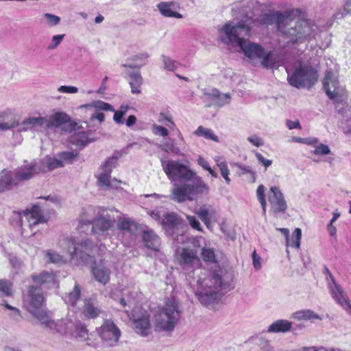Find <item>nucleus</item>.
<instances>
[{
    "label": "nucleus",
    "instance_id": "nucleus-1",
    "mask_svg": "<svg viewBox=\"0 0 351 351\" xmlns=\"http://www.w3.org/2000/svg\"><path fill=\"white\" fill-rule=\"evenodd\" d=\"M256 2L254 0H243L234 5L233 10H241L243 19L237 23L228 22L219 30V37L221 42L238 48L251 64H261L265 68H273L274 63L271 60V53L267 52L258 43L249 40L254 21L252 9Z\"/></svg>",
    "mask_w": 351,
    "mask_h": 351
},
{
    "label": "nucleus",
    "instance_id": "nucleus-2",
    "mask_svg": "<svg viewBox=\"0 0 351 351\" xmlns=\"http://www.w3.org/2000/svg\"><path fill=\"white\" fill-rule=\"evenodd\" d=\"M162 169L171 182H173L171 199L178 203L193 201L197 195L207 193L208 186L188 166L178 160L162 162Z\"/></svg>",
    "mask_w": 351,
    "mask_h": 351
},
{
    "label": "nucleus",
    "instance_id": "nucleus-3",
    "mask_svg": "<svg viewBox=\"0 0 351 351\" xmlns=\"http://www.w3.org/2000/svg\"><path fill=\"white\" fill-rule=\"evenodd\" d=\"M201 271L202 276L197 280V288L195 295L199 302L208 306L220 297L219 292L229 286V283L222 280L221 277L217 273L210 272L206 274Z\"/></svg>",
    "mask_w": 351,
    "mask_h": 351
},
{
    "label": "nucleus",
    "instance_id": "nucleus-4",
    "mask_svg": "<svg viewBox=\"0 0 351 351\" xmlns=\"http://www.w3.org/2000/svg\"><path fill=\"white\" fill-rule=\"evenodd\" d=\"M316 32L317 26L313 21L298 19L293 21L290 19L288 24L284 25L281 34L285 36L290 43L301 44L313 39Z\"/></svg>",
    "mask_w": 351,
    "mask_h": 351
},
{
    "label": "nucleus",
    "instance_id": "nucleus-5",
    "mask_svg": "<svg viewBox=\"0 0 351 351\" xmlns=\"http://www.w3.org/2000/svg\"><path fill=\"white\" fill-rule=\"evenodd\" d=\"M180 317L178 302L174 297L166 299L165 305L155 315L156 330L172 332Z\"/></svg>",
    "mask_w": 351,
    "mask_h": 351
},
{
    "label": "nucleus",
    "instance_id": "nucleus-6",
    "mask_svg": "<svg viewBox=\"0 0 351 351\" xmlns=\"http://www.w3.org/2000/svg\"><path fill=\"white\" fill-rule=\"evenodd\" d=\"M287 80L292 86L296 88L311 87L317 80L315 70L312 66L301 62L293 64V71L290 72L287 69Z\"/></svg>",
    "mask_w": 351,
    "mask_h": 351
},
{
    "label": "nucleus",
    "instance_id": "nucleus-7",
    "mask_svg": "<svg viewBox=\"0 0 351 351\" xmlns=\"http://www.w3.org/2000/svg\"><path fill=\"white\" fill-rule=\"evenodd\" d=\"M60 246L67 252L73 260L80 258L83 262H87L91 257L88 253H93L88 240L76 242L73 238H66L61 241Z\"/></svg>",
    "mask_w": 351,
    "mask_h": 351
},
{
    "label": "nucleus",
    "instance_id": "nucleus-8",
    "mask_svg": "<svg viewBox=\"0 0 351 351\" xmlns=\"http://www.w3.org/2000/svg\"><path fill=\"white\" fill-rule=\"evenodd\" d=\"M134 332L141 337H147L152 332L150 315L141 307L134 308L130 317Z\"/></svg>",
    "mask_w": 351,
    "mask_h": 351
},
{
    "label": "nucleus",
    "instance_id": "nucleus-9",
    "mask_svg": "<svg viewBox=\"0 0 351 351\" xmlns=\"http://www.w3.org/2000/svg\"><path fill=\"white\" fill-rule=\"evenodd\" d=\"M115 158H108L98 169L97 173V184L105 190L117 189L121 183L120 180L112 178L110 173L113 168L117 166Z\"/></svg>",
    "mask_w": 351,
    "mask_h": 351
},
{
    "label": "nucleus",
    "instance_id": "nucleus-10",
    "mask_svg": "<svg viewBox=\"0 0 351 351\" xmlns=\"http://www.w3.org/2000/svg\"><path fill=\"white\" fill-rule=\"evenodd\" d=\"M102 344L106 348L117 346L121 335L119 327L111 319L104 320L102 325L97 329Z\"/></svg>",
    "mask_w": 351,
    "mask_h": 351
},
{
    "label": "nucleus",
    "instance_id": "nucleus-11",
    "mask_svg": "<svg viewBox=\"0 0 351 351\" xmlns=\"http://www.w3.org/2000/svg\"><path fill=\"white\" fill-rule=\"evenodd\" d=\"M177 258L179 265L184 271L199 269L201 265L197 251L189 247H182L178 250Z\"/></svg>",
    "mask_w": 351,
    "mask_h": 351
},
{
    "label": "nucleus",
    "instance_id": "nucleus-12",
    "mask_svg": "<svg viewBox=\"0 0 351 351\" xmlns=\"http://www.w3.org/2000/svg\"><path fill=\"white\" fill-rule=\"evenodd\" d=\"M80 108L90 114V121L97 119L100 123L104 122L105 118L104 114L101 112L102 110L114 111V108L112 105L101 100H96L90 104L81 105Z\"/></svg>",
    "mask_w": 351,
    "mask_h": 351
},
{
    "label": "nucleus",
    "instance_id": "nucleus-13",
    "mask_svg": "<svg viewBox=\"0 0 351 351\" xmlns=\"http://www.w3.org/2000/svg\"><path fill=\"white\" fill-rule=\"evenodd\" d=\"M114 227V220L110 217L108 211L104 208L99 210L98 215L92 226V233L97 236H102L106 232L112 230Z\"/></svg>",
    "mask_w": 351,
    "mask_h": 351
},
{
    "label": "nucleus",
    "instance_id": "nucleus-14",
    "mask_svg": "<svg viewBox=\"0 0 351 351\" xmlns=\"http://www.w3.org/2000/svg\"><path fill=\"white\" fill-rule=\"evenodd\" d=\"M45 298L42 289L38 287H29L24 299L27 310L31 313L42 307Z\"/></svg>",
    "mask_w": 351,
    "mask_h": 351
},
{
    "label": "nucleus",
    "instance_id": "nucleus-15",
    "mask_svg": "<svg viewBox=\"0 0 351 351\" xmlns=\"http://www.w3.org/2000/svg\"><path fill=\"white\" fill-rule=\"evenodd\" d=\"M268 200L271 206V212L274 214L285 212L287 208V202L280 189L271 186L268 193Z\"/></svg>",
    "mask_w": 351,
    "mask_h": 351
},
{
    "label": "nucleus",
    "instance_id": "nucleus-16",
    "mask_svg": "<svg viewBox=\"0 0 351 351\" xmlns=\"http://www.w3.org/2000/svg\"><path fill=\"white\" fill-rule=\"evenodd\" d=\"M45 170V168L41 167V166L35 161H32L16 169L14 171V176L19 184L21 181H25L32 178L36 174L44 172Z\"/></svg>",
    "mask_w": 351,
    "mask_h": 351
},
{
    "label": "nucleus",
    "instance_id": "nucleus-17",
    "mask_svg": "<svg viewBox=\"0 0 351 351\" xmlns=\"http://www.w3.org/2000/svg\"><path fill=\"white\" fill-rule=\"evenodd\" d=\"M230 95L229 93H220L218 90H212L210 93L204 94L203 100L206 107L215 106L222 107L230 102Z\"/></svg>",
    "mask_w": 351,
    "mask_h": 351
},
{
    "label": "nucleus",
    "instance_id": "nucleus-18",
    "mask_svg": "<svg viewBox=\"0 0 351 351\" xmlns=\"http://www.w3.org/2000/svg\"><path fill=\"white\" fill-rule=\"evenodd\" d=\"M291 15L292 13L290 11L266 14L261 16V21L266 25L276 23L278 29L281 33L284 25H287L289 22Z\"/></svg>",
    "mask_w": 351,
    "mask_h": 351
},
{
    "label": "nucleus",
    "instance_id": "nucleus-19",
    "mask_svg": "<svg viewBox=\"0 0 351 351\" xmlns=\"http://www.w3.org/2000/svg\"><path fill=\"white\" fill-rule=\"evenodd\" d=\"M323 85L327 95L330 99L335 101H340L342 89L339 86L338 82L333 79L331 73L328 72L326 74Z\"/></svg>",
    "mask_w": 351,
    "mask_h": 351
},
{
    "label": "nucleus",
    "instance_id": "nucleus-20",
    "mask_svg": "<svg viewBox=\"0 0 351 351\" xmlns=\"http://www.w3.org/2000/svg\"><path fill=\"white\" fill-rule=\"evenodd\" d=\"M330 277L332 280V285H330L331 293L337 301V302L347 312V313L351 315V302L347 297L343 290L337 285L334 280V278L331 274Z\"/></svg>",
    "mask_w": 351,
    "mask_h": 351
},
{
    "label": "nucleus",
    "instance_id": "nucleus-21",
    "mask_svg": "<svg viewBox=\"0 0 351 351\" xmlns=\"http://www.w3.org/2000/svg\"><path fill=\"white\" fill-rule=\"evenodd\" d=\"M44 117H28L21 123H19L18 130L19 132L40 131L45 127Z\"/></svg>",
    "mask_w": 351,
    "mask_h": 351
},
{
    "label": "nucleus",
    "instance_id": "nucleus-22",
    "mask_svg": "<svg viewBox=\"0 0 351 351\" xmlns=\"http://www.w3.org/2000/svg\"><path fill=\"white\" fill-rule=\"evenodd\" d=\"M101 209L102 208H95L91 206L83 208L79 217L80 225L78 228L81 231H84V226L93 225L97 217L99 210Z\"/></svg>",
    "mask_w": 351,
    "mask_h": 351
},
{
    "label": "nucleus",
    "instance_id": "nucleus-23",
    "mask_svg": "<svg viewBox=\"0 0 351 351\" xmlns=\"http://www.w3.org/2000/svg\"><path fill=\"white\" fill-rule=\"evenodd\" d=\"M160 13L165 17L182 19V15L178 12L180 5L176 1H162L157 5Z\"/></svg>",
    "mask_w": 351,
    "mask_h": 351
},
{
    "label": "nucleus",
    "instance_id": "nucleus-24",
    "mask_svg": "<svg viewBox=\"0 0 351 351\" xmlns=\"http://www.w3.org/2000/svg\"><path fill=\"white\" fill-rule=\"evenodd\" d=\"M32 280L40 285H47L49 288H56L58 283L55 279V274L52 271H44L38 274L32 275Z\"/></svg>",
    "mask_w": 351,
    "mask_h": 351
},
{
    "label": "nucleus",
    "instance_id": "nucleus-25",
    "mask_svg": "<svg viewBox=\"0 0 351 351\" xmlns=\"http://www.w3.org/2000/svg\"><path fill=\"white\" fill-rule=\"evenodd\" d=\"M23 217L27 220L29 226L32 228L38 223H43L45 219L41 213V210L38 206H34L31 210L23 213Z\"/></svg>",
    "mask_w": 351,
    "mask_h": 351
},
{
    "label": "nucleus",
    "instance_id": "nucleus-26",
    "mask_svg": "<svg viewBox=\"0 0 351 351\" xmlns=\"http://www.w3.org/2000/svg\"><path fill=\"white\" fill-rule=\"evenodd\" d=\"M16 178L14 173L10 171L3 169L0 173V193L12 189L14 186H17Z\"/></svg>",
    "mask_w": 351,
    "mask_h": 351
},
{
    "label": "nucleus",
    "instance_id": "nucleus-27",
    "mask_svg": "<svg viewBox=\"0 0 351 351\" xmlns=\"http://www.w3.org/2000/svg\"><path fill=\"white\" fill-rule=\"evenodd\" d=\"M45 128H56L66 122L69 119V115L63 112H57L44 117Z\"/></svg>",
    "mask_w": 351,
    "mask_h": 351
},
{
    "label": "nucleus",
    "instance_id": "nucleus-28",
    "mask_svg": "<svg viewBox=\"0 0 351 351\" xmlns=\"http://www.w3.org/2000/svg\"><path fill=\"white\" fill-rule=\"evenodd\" d=\"M74 327V322L66 318L62 319L53 320V324L49 329L52 332H57L60 334L70 335Z\"/></svg>",
    "mask_w": 351,
    "mask_h": 351
},
{
    "label": "nucleus",
    "instance_id": "nucleus-29",
    "mask_svg": "<svg viewBox=\"0 0 351 351\" xmlns=\"http://www.w3.org/2000/svg\"><path fill=\"white\" fill-rule=\"evenodd\" d=\"M92 272L95 280L103 285H106L110 280V269L102 262L93 267Z\"/></svg>",
    "mask_w": 351,
    "mask_h": 351
},
{
    "label": "nucleus",
    "instance_id": "nucleus-30",
    "mask_svg": "<svg viewBox=\"0 0 351 351\" xmlns=\"http://www.w3.org/2000/svg\"><path fill=\"white\" fill-rule=\"evenodd\" d=\"M142 238L145 245L147 248L154 251H158L159 250L160 239L153 230L144 231Z\"/></svg>",
    "mask_w": 351,
    "mask_h": 351
},
{
    "label": "nucleus",
    "instance_id": "nucleus-31",
    "mask_svg": "<svg viewBox=\"0 0 351 351\" xmlns=\"http://www.w3.org/2000/svg\"><path fill=\"white\" fill-rule=\"evenodd\" d=\"M196 214L208 228L210 227V220L216 218L215 210L209 205L202 206Z\"/></svg>",
    "mask_w": 351,
    "mask_h": 351
},
{
    "label": "nucleus",
    "instance_id": "nucleus-32",
    "mask_svg": "<svg viewBox=\"0 0 351 351\" xmlns=\"http://www.w3.org/2000/svg\"><path fill=\"white\" fill-rule=\"evenodd\" d=\"M292 323L286 319H278L269 326L267 332L269 333L287 332L291 330Z\"/></svg>",
    "mask_w": 351,
    "mask_h": 351
},
{
    "label": "nucleus",
    "instance_id": "nucleus-33",
    "mask_svg": "<svg viewBox=\"0 0 351 351\" xmlns=\"http://www.w3.org/2000/svg\"><path fill=\"white\" fill-rule=\"evenodd\" d=\"M42 325L44 328L49 330L53 319H51L45 311L39 308L30 313Z\"/></svg>",
    "mask_w": 351,
    "mask_h": 351
},
{
    "label": "nucleus",
    "instance_id": "nucleus-34",
    "mask_svg": "<svg viewBox=\"0 0 351 351\" xmlns=\"http://www.w3.org/2000/svg\"><path fill=\"white\" fill-rule=\"evenodd\" d=\"M70 142L80 147L86 146L92 140L88 138V133L85 132H75L70 136Z\"/></svg>",
    "mask_w": 351,
    "mask_h": 351
},
{
    "label": "nucleus",
    "instance_id": "nucleus-35",
    "mask_svg": "<svg viewBox=\"0 0 351 351\" xmlns=\"http://www.w3.org/2000/svg\"><path fill=\"white\" fill-rule=\"evenodd\" d=\"M101 313V309L91 300H85L83 308L84 315L88 318L98 317Z\"/></svg>",
    "mask_w": 351,
    "mask_h": 351
},
{
    "label": "nucleus",
    "instance_id": "nucleus-36",
    "mask_svg": "<svg viewBox=\"0 0 351 351\" xmlns=\"http://www.w3.org/2000/svg\"><path fill=\"white\" fill-rule=\"evenodd\" d=\"M70 335L80 341H84L88 339V332L86 327L80 322H74V327Z\"/></svg>",
    "mask_w": 351,
    "mask_h": 351
},
{
    "label": "nucleus",
    "instance_id": "nucleus-37",
    "mask_svg": "<svg viewBox=\"0 0 351 351\" xmlns=\"http://www.w3.org/2000/svg\"><path fill=\"white\" fill-rule=\"evenodd\" d=\"M81 295L80 287L77 282H75L73 290L63 296L64 302L71 306H74L76 302L80 299Z\"/></svg>",
    "mask_w": 351,
    "mask_h": 351
},
{
    "label": "nucleus",
    "instance_id": "nucleus-38",
    "mask_svg": "<svg viewBox=\"0 0 351 351\" xmlns=\"http://www.w3.org/2000/svg\"><path fill=\"white\" fill-rule=\"evenodd\" d=\"M40 165L45 169L44 172L63 167L62 161L60 160V158L58 159L50 156L44 158L41 160V165Z\"/></svg>",
    "mask_w": 351,
    "mask_h": 351
},
{
    "label": "nucleus",
    "instance_id": "nucleus-39",
    "mask_svg": "<svg viewBox=\"0 0 351 351\" xmlns=\"http://www.w3.org/2000/svg\"><path fill=\"white\" fill-rule=\"evenodd\" d=\"M251 339L261 351H276L271 341L263 337H253Z\"/></svg>",
    "mask_w": 351,
    "mask_h": 351
},
{
    "label": "nucleus",
    "instance_id": "nucleus-40",
    "mask_svg": "<svg viewBox=\"0 0 351 351\" xmlns=\"http://www.w3.org/2000/svg\"><path fill=\"white\" fill-rule=\"evenodd\" d=\"M149 58V55L147 53H141L139 54H136L134 56H132L130 60L134 62H137L136 64H121L122 67L124 68H137L139 69L143 65L146 64L147 62V59Z\"/></svg>",
    "mask_w": 351,
    "mask_h": 351
},
{
    "label": "nucleus",
    "instance_id": "nucleus-41",
    "mask_svg": "<svg viewBox=\"0 0 351 351\" xmlns=\"http://www.w3.org/2000/svg\"><path fill=\"white\" fill-rule=\"evenodd\" d=\"M130 85L131 91L133 94H139L141 93V86L143 84V79L138 72L130 74Z\"/></svg>",
    "mask_w": 351,
    "mask_h": 351
},
{
    "label": "nucleus",
    "instance_id": "nucleus-42",
    "mask_svg": "<svg viewBox=\"0 0 351 351\" xmlns=\"http://www.w3.org/2000/svg\"><path fill=\"white\" fill-rule=\"evenodd\" d=\"M292 317L298 320H314L321 319V317L317 313L311 310L299 311L294 313Z\"/></svg>",
    "mask_w": 351,
    "mask_h": 351
},
{
    "label": "nucleus",
    "instance_id": "nucleus-43",
    "mask_svg": "<svg viewBox=\"0 0 351 351\" xmlns=\"http://www.w3.org/2000/svg\"><path fill=\"white\" fill-rule=\"evenodd\" d=\"M180 223V219L174 213H166L163 215L161 224L165 228H173Z\"/></svg>",
    "mask_w": 351,
    "mask_h": 351
},
{
    "label": "nucleus",
    "instance_id": "nucleus-44",
    "mask_svg": "<svg viewBox=\"0 0 351 351\" xmlns=\"http://www.w3.org/2000/svg\"><path fill=\"white\" fill-rule=\"evenodd\" d=\"M194 134L197 136H204L206 139L218 141V137L209 128H205L203 126H199L194 132Z\"/></svg>",
    "mask_w": 351,
    "mask_h": 351
},
{
    "label": "nucleus",
    "instance_id": "nucleus-45",
    "mask_svg": "<svg viewBox=\"0 0 351 351\" xmlns=\"http://www.w3.org/2000/svg\"><path fill=\"white\" fill-rule=\"evenodd\" d=\"M117 226L119 229L128 232H134L136 229V224L130 219H121L118 222Z\"/></svg>",
    "mask_w": 351,
    "mask_h": 351
},
{
    "label": "nucleus",
    "instance_id": "nucleus-46",
    "mask_svg": "<svg viewBox=\"0 0 351 351\" xmlns=\"http://www.w3.org/2000/svg\"><path fill=\"white\" fill-rule=\"evenodd\" d=\"M13 294L12 285L6 280H0V295L1 297L12 296Z\"/></svg>",
    "mask_w": 351,
    "mask_h": 351
},
{
    "label": "nucleus",
    "instance_id": "nucleus-47",
    "mask_svg": "<svg viewBox=\"0 0 351 351\" xmlns=\"http://www.w3.org/2000/svg\"><path fill=\"white\" fill-rule=\"evenodd\" d=\"M60 160L62 161V165L64 163L71 164L74 160H77L78 154L74 152H63L59 154L58 155Z\"/></svg>",
    "mask_w": 351,
    "mask_h": 351
},
{
    "label": "nucleus",
    "instance_id": "nucleus-48",
    "mask_svg": "<svg viewBox=\"0 0 351 351\" xmlns=\"http://www.w3.org/2000/svg\"><path fill=\"white\" fill-rule=\"evenodd\" d=\"M130 109V107L127 105L125 106H121L119 110H114V116H113V120L115 123L118 124H123L124 123L123 117L125 114L128 112V110Z\"/></svg>",
    "mask_w": 351,
    "mask_h": 351
},
{
    "label": "nucleus",
    "instance_id": "nucleus-49",
    "mask_svg": "<svg viewBox=\"0 0 351 351\" xmlns=\"http://www.w3.org/2000/svg\"><path fill=\"white\" fill-rule=\"evenodd\" d=\"M265 188L263 185L258 186V187L256 190L257 198L261 205L263 215H265V214H266V206H267V202H266L265 195Z\"/></svg>",
    "mask_w": 351,
    "mask_h": 351
},
{
    "label": "nucleus",
    "instance_id": "nucleus-50",
    "mask_svg": "<svg viewBox=\"0 0 351 351\" xmlns=\"http://www.w3.org/2000/svg\"><path fill=\"white\" fill-rule=\"evenodd\" d=\"M216 162L220 170L221 176L224 178L226 182L229 184L230 183V178H229L230 171L228 168L227 162L219 160H217Z\"/></svg>",
    "mask_w": 351,
    "mask_h": 351
},
{
    "label": "nucleus",
    "instance_id": "nucleus-51",
    "mask_svg": "<svg viewBox=\"0 0 351 351\" xmlns=\"http://www.w3.org/2000/svg\"><path fill=\"white\" fill-rule=\"evenodd\" d=\"M302 237V230L300 228H297L293 232L291 241L289 240V245L291 246L299 249L300 247V240Z\"/></svg>",
    "mask_w": 351,
    "mask_h": 351
},
{
    "label": "nucleus",
    "instance_id": "nucleus-52",
    "mask_svg": "<svg viewBox=\"0 0 351 351\" xmlns=\"http://www.w3.org/2000/svg\"><path fill=\"white\" fill-rule=\"evenodd\" d=\"M238 169H239V174L244 175L247 174L250 176V179L252 182H254L256 180V173L254 171L252 168L249 166L243 165L241 164L236 165Z\"/></svg>",
    "mask_w": 351,
    "mask_h": 351
},
{
    "label": "nucleus",
    "instance_id": "nucleus-53",
    "mask_svg": "<svg viewBox=\"0 0 351 351\" xmlns=\"http://www.w3.org/2000/svg\"><path fill=\"white\" fill-rule=\"evenodd\" d=\"M45 256L50 263H62L66 261L63 256L51 250L47 251L45 252Z\"/></svg>",
    "mask_w": 351,
    "mask_h": 351
},
{
    "label": "nucleus",
    "instance_id": "nucleus-54",
    "mask_svg": "<svg viewBox=\"0 0 351 351\" xmlns=\"http://www.w3.org/2000/svg\"><path fill=\"white\" fill-rule=\"evenodd\" d=\"M162 62L164 64V68L168 71H173L179 66L180 64L171 59V58L162 56Z\"/></svg>",
    "mask_w": 351,
    "mask_h": 351
},
{
    "label": "nucleus",
    "instance_id": "nucleus-55",
    "mask_svg": "<svg viewBox=\"0 0 351 351\" xmlns=\"http://www.w3.org/2000/svg\"><path fill=\"white\" fill-rule=\"evenodd\" d=\"M201 255L204 261L215 263V254L213 249L203 247L202 249Z\"/></svg>",
    "mask_w": 351,
    "mask_h": 351
},
{
    "label": "nucleus",
    "instance_id": "nucleus-56",
    "mask_svg": "<svg viewBox=\"0 0 351 351\" xmlns=\"http://www.w3.org/2000/svg\"><path fill=\"white\" fill-rule=\"evenodd\" d=\"M158 122L162 124H165L171 129L175 127V123L172 119V117L168 113L160 112L158 116Z\"/></svg>",
    "mask_w": 351,
    "mask_h": 351
},
{
    "label": "nucleus",
    "instance_id": "nucleus-57",
    "mask_svg": "<svg viewBox=\"0 0 351 351\" xmlns=\"http://www.w3.org/2000/svg\"><path fill=\"white\" fill-rule=\"evenodd\" d=\"M64 34L55 35L52 37L50 44L48 45L47 49L49 50L56 49L62 42Z\"/></svg>",
    "mask_w": 351,
    "mask_h": 351
},
{
    "label": "nucleus",
    "instance_id": "nucleus-58",
    "mask_svg": "<svg viewBox=\"0 0 351 351\" xmlns=\"http://www.w3.org/2000/svg\"><path fill=\"white\" fill-rule=\"evenodd\" d=\"M313 154L315 155H328L330 154V149L328 145L321 143L315 147Z\"/></svg>",
    "mask_w": 351,
    "mask_h": 351
},
{
    "label": "nucleus",
    "instance_id": "nucleus-59",
    "mask_svg": "<svg viewBox=\"0 0 351 351\" xmlns=\"http://www.w3.org/2000/svg\"><path fill=\"white\" fill-rule=\"evenodd\" d=\"M152 132L159 136L166 137L169 135V131L162 125L154 124L152 126Z\"/></svg>",
    "mask_w": 351,
    "mask_h": 351
},
{
    "label": "nucleus",
    "instance_id": "nucleus-60",
    "mask_svg": "<svg viewBox=\"0 0 351 351\" xmlns=\"http://www.w3.org/2000/svg\"><path fill=\"white\" fill-rule=\"evenodd\" d=\"M197 163L204 169L208 171L213 177H217V174L210 167L208 162L203 157L199 156Z\"/></svg>",
    "mask_w": 351,
    "mask_h": 351
},
{
    "label": "nucleus",
    "instance_id": "nucleus-61",
    "mask_svg": "<svg viewBox=\"0 0 351 351\" xmlns=\"http://www.w3.org/2000/svg\"><path fill=\"white\" fill-rule=\"evenodd\" d=\"M44 17L47 19V23L50 26H55L60 21L59 16L52 14L46 13L44 14Z\"/></svg>",
    "mask_w": 351,
    "mask_h": 351
},
{
    "label": "nucleus",
    "instance_id": "nucleus-62",
    "mask_svg": "<svg viewBox=\"0 0 351 351\" xmlns=\"http://www.w3.org/2000/svg\"><path fill=\"white\" fill-rule=\"evenodd\" d=\"M186 219L190 224V226L195 230L202 232V229L201 228L200 223L199 221L194 217L191 215H186Z\"/></svg>",
    "mask_w": 351,
    "mask_h": 351
},
{
    "label": "nucleus",
    "instance_id": "nucleus-63",
    "mask_svg": "<svg viewBox=\"0 0 351 351\" xmlns=\"http://www.w3.org/2000/svg\"><path fill=\"white\" fill-rule=\"evenodd\" d=\"M162 146V149L166 152H171L177 155H182L180 149L176 147L173 143H166Z\"/></svg>",
    "mask_w": 351,
    "mask_h": 351
},
{
    "label": "nucleus",
    "instance_id": "nucleus-64",
    "mask_svg": "<svg viewBox=\"0 0 351 351\" xmlns=\"http://www.w3.org/2000/svg\"><path fill=\"white\" fill-rule=\"evenodd\" d=\"M247 141L257 147H261L264 144L263 139L256 134L247 137Z\"/></svg>",
    "mask_w": 351,
    "mask_h": 351
}]
</instances>
